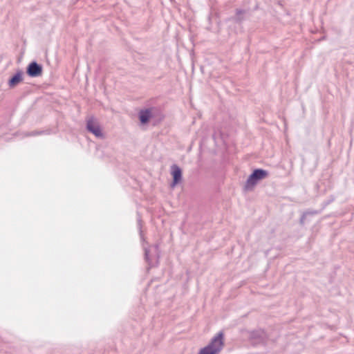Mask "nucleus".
Returning <instances> with one entry per match:
<instances>
[{
	"instance_id": "nucleus-6",
	"label": "nucleus",
	"mask_w": 354,
	"mask_h": 354,
	"mask_svg": "<svg viewBox=\"0 0 354 354\" xmlns=\"http://www.w3.org/2000/svg\"><path fill=\"white\" fill-rule=\"evenodd\" d=\"M23 72L17 71L9 80L8 85L10 88H14L23 80Z\"/></svg>"
},
{
	"instance_id": "nucleus-9",
	"label": "nucleus",
	"mask_w": 354,
	"mask_h": 354,
	"mask_svg": "<svg viewBox=\"0 0 354 354\" xmlns=\"http://www.w3.org/2000/svg\"><path fill=\"white\" fill-rule=\"evenodd\" d=\"M306 214H307V213L304 214H303V216H302V217L301 218V221H301V223H304V218H305V216H306Z\"/></svg>"
},
{
	"instance_id": "nucleus-11",
	"label": "nucleus",
	"mask_w": 354,
	"mask_h": 354,
	"mask_svg": "<svg viewBox=\"0 0 354 354\" xmlns=\"http://www.w3.org/2000/svg\"><path fill=\"white\" fill-rule=\"evenodd\" d=\"M241 12H242V11H241V10H239V11L237 12V15H239L240 13H241Z\"/></svg>"
},
{
	"instance_id": "nucleus-2",
	"label": "nucleus",
	"mask_w": 354,
	"mask_h": 354,
	"mask_svg": "<svg viewBox=\"0 0 354 354\" xmlns=\"http://www.w3.org/2000/svg\"><path fill=\"white\" fill-rule=\"evenodd\" d=\"M268 171L262 169H254V171L249 176L245 187L246 189H252L259 180H262L268 176Z\"/></svg>"
},
{
	"instance_id": "nucleus-7",
	"label": "nucleus",
	"mask_w": 354,
	"mask_h": 354,
	"mask_svg": "<svg viewBox=\"0 0 354 354\" xmlns=\"http://www.w3.org/2000/svg\"><path fill=\"white\" fill-rule=\"evenodd\" d=\"M144 250H145V259L148 262V263L149 265H151L152 263L151 252H154L156 253V255H157V257H158V247L157 245H154L150 248H147L144 247Z\"/></svg>"
},
{
	"instance_id": "nucleus-1",
	"label": "nucleus",
	"mask_w": 354,
	"mask_h": 354,
	"mask_svg": "<svg viewBox=\"0 0 354 354\" xmlns=\"http://www.w3.org/2000/svg\"><path fill=\"white\" fill-rule=\"evenodd\" d=\"M224 347V333H218L212 337L209 343L201 348L198 354H218Z\"/></svg>"
},
{
	"instance_id": "nucleus-8",
	"label": "nucleus",
	"mask_w": 354,
	"mask_h": 354,
	"mask_svg": "<svg viewBox=\"0 0 354 354\" xmlns=\"http://www.w3.org/2000/svg\"><path fill=\"white\" fill-rule=\"evenodd\" d=\"M151 116L152 114L150 109L141 110L139 112V119L142 124L147 123Z\"/></svg>"
},
{
	"instance_id": "nucleus-3",
	"label": "nucleus",
	"mask_w": 354,
	"mask_h": 354,
	"mask_svg": "<svg viewBox=\"0 0 354 354\" xmlns=\"http://www.w3.org/2000/svg\"><path fill=\"white\" fill-rule=\"evenodd\" d=\"M86 129L95 135L97 138H103L100 126L97 120L93 116L86 119Z\"/></svg>"
},
{
	"instance_id": "nucleus-4",
	"label": "nucleus",
	"mask_w": 354,
	"mask_h": 354,
	"mask_svg": "<svg viewBox=\"0 0 354 354\" xmlns=\"http://www.w3.org/2000/svg\"><path fill=\"white\" fill-rule=\"evenodd\" d=\"M26 72L30 77H38L42 73V67L36 62H32L28 66Z\"/></svg>"
},
{
	"instance_id": "nucleus-5",
	"label": "nucleus",
	"mask_w": 354,
	"mask_h": 354,
	"mask_svg": "<svg viewBox=\"0 0 354 354\" xmlns=\"http://www.w3.org/2000/svg\"><path fill=\"white\" fill-rule=\"evenodd\" d=\"M171 174L173 176L172 187L176 186L182 180V171L181 169L176 165H173L171 167Z\"/></svg>"
},
{
	"instance_id": "nucleus-10",
	"label": "nucleus",
	"mask_w": 354,
	"mask_h": 354,
	"mask_svg": "<svg viewBox=\"0 0 354 354\" xmlns=\"http://www.w3.org/2000/svg\"><path fill=\"white\" fill-rule=\"evenodd\" d=\"M37 133H35V132H33V133H31V135H32V136H35V135H37Z\"/></svg>"
}]
</instances>
